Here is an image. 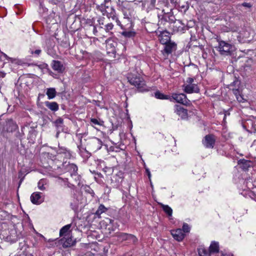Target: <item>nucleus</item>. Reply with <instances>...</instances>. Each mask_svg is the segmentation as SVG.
Here are the masks:
<instances>
[{
    "instance_id": "1",
    "label": "nucleus",
    "mask_w": 256,
    "mask_h": 256,
    "mask_svg": "<svg viewBox=\"0 0 256 256\" xmlns=\"http://www.w3.org/2000/svg\"><path fill=\"white\" fill-rule=\"evenodd\" d=\"M128 82L132 86H136L140 92H146L148 90L145 81L139 76L134 74H129L128 76Z\"/></svg>"
},
{
    "instance_id": "2",
    "label": "nucleus",
    "mask_w": 256,
    "mask_h": 256,
    "mask_svg": "<svg viewBox=\"0 0 256 256\" xmlns=\"http://www.w3.org/2000/svg\"><path fill=\"white\" fill-rule=\"evenodd\" d=\"M254 35V31L250 26H246L241 29L236 36L238 40L240 42H250Z\"/></svg>"
},
{
    "instance_id": "3",
    "label": "nucleus",
    "mask_w": 256,
    "mask_h": 256,
    "mask_svg": "<svg viewBox=\"0 0 256 256\" xmlns=\"http://www.w3.org/2000/svg\"><path fill=\"white\" fill-rule=\"evenodd\" d=\"M218 45L216 48L222 56H230L234 50V46L228 42L218 40Z\"/></svg>"
},
{
    "instance_id": "4",
    "label": "nucleus",
    "mask_w": 256,
    "mask_h": 256,
    "mask_svg": "<svg viewBox=\"0 0 256 256\" xmlns=\"http://www.w3.org/2000/svg\"><path fill=\"white\" fill-rule=\"evenodd\" d=\"M170 102H176L184 105L189 104L190 100L187 98L186 96L184 94L172 93L171 96H170L168 99Z\"/></svg>"
},
{
    "instance_id": "5",
    "label": "nucleus",
    "mask_w": 256,
    "mask_h": 256,
    "mask_svg": "<svg viewBox=\"0 0 256 256\" xmlns=\"http://www.w3.org/2000/svg\"><path fill=\"white\" fill-rule=\"evenodd\" d=\"M108 2L106 4H102L100 6L98 7V10H99L102 12V15L106 16H116V14H116L114 8L110 6Z\"/></svg>"
},
{
    "instance_id": "6",
    "label": "nucleus",
    "mask_w": 256,
    "mask_h": 256,
    "mask_svg": "<svg viewBox=\"0 0 256 256\" xmlns=\"http://www.w3.org/2000/svg\"><path fill=\"white\" fill-rule=\"evenodd\" d=\"M164 45V48L161 52L164 56V58H166L169 54L176 50L177 45L176 43L172 41Z\"/></svg>"
},
{
    "instance_id": "7",
    "label": "nucleus",
    "mask_w": 256,
    "mask_h": 256,
    "mask_svg": "<svg viewBox=\"0 0 256 256\" xmlns=\"http://www.w3.org/2000/svg\"><path fill=\"white\" fill-rule=\"evenodd\" d=\"M156 34L158 36V40L162 44H164L172 42L170 40V34L166 30L159 31L156 32Z\"/></svg>"
},
{
    "instance_id": "8",
    "label": "nucleus",
    "mask_w": 256,
    "mask_h": 256,
    "mask_svg": "<svg viewBox=\"0 0 256 256\" xmlns=\"http://www.w3.org/2000/svg\"><path fill=\"white\" fill-rule=\"evenodd\" d=\"M106 50L108 54H112L114 57L116 53V47L117 42L112 39H108L106 40Z\"/></svg>"
},
{
    "instance_id": "9",
    "label": "nucleus",
    "mask_w": 256,
    "mask_h": 256,
    "mask_svg": "<svg viewBox=\"0 0 256 256\" xmlns=\"http://www.w3.org/2000/svg\"><path fill=\"white\" fill-rule=\"evenodd\" d=\"M88 146L91 150L97 151L100 149L102 146V142L98 138H94L88 143Z\"/></svg>"
},
{
    "instance_id": "10",
    "label": "nucleus",
    "mask_w": 256,
    "mask_h": 256,
    "mask_svg": "<svg viewBox=\"0 0 256 256\" xmlns=\"http://www.w3.org/2000/svg\"><path fill=\"white\" fill-rule=\"evenodd\" d=\"M116 22L122 28H130L132 26V23L130 17H121L120 20H116Z\"/></svg>"
},
{
    "instance_id": "11",
    "label": "nucleus",
    "mask_w": 256,
    "mask_h": 256,
    "mask_svg": "<svg viewBox=\"0 0 256 256\" xmlns=\"http://www.w3.org/2000/svg\"><path fill=\"white\" fill-rule=\"evenodd\" d=\"M4 128L7 132H12L18 128V126L12 120L8 119L6 120Z\"/></svg>"
},
{
    "instance_id": "12",
    "label": "nucleus",
    "mask_w": 256,
    "mask_h": 256,
    "mask_svg": "<svg viewBox=\"0 0 256 256\" xmlns=\"http://www.w3.org/2000/svg\"><path fill=\"white\" fill-rule=\"evenodd\" d=\"M216 140L214 135L208 134L205 136L203 140V144L206 148H213Z\"/></svg>"
},
{
    "instance_id": "13",
    "label": "nucleus",
    "mask_w": 256,
    "mask_h": 256,
    "mask_svg": "<svg viewBox=\"0 0 256 256\" xmlns=\"http://www.w3.org/2000/svg\"><path fill=\"white\" fill-rule=\"evenodd\" d=\"M119 8L118 10L121 11L124 16H132L134 14V10L130 7H128L126 4H122V5L118 4Z\"/></svg>"
},
{
    "instance_id": "14",
    "label": "nucleus",
    "mask_w": 256,
    "mask_h": 256,
    "mask_svg": "<svg viewBox=\"0 0 256 256\" xmlns=\"http://www.w3.org/2000/svg\"><path fill=\"white\" fill-rule=\"evenodd\" d=\"M172 18H170V17H164L166 21H169L170 22H173V27L178 28V30H181L183 29L184 26H185V24L182 22V20H177L175 18V17H172Z\"/></svg>"
},
{
    "instance_id": "15",
    "label": "nucleus",
    "mask_w": 256,
    "mask_h": 256,
    "mask_svg": "<svg viewBox=\"0 0 256 256\" xmlns=\"http://www.w3.org/2000/svg\"><path fill=\"white\" fill-rule=\"evenodd\" d=\"M174 112L182 119L188 118L187 110L180 106L175 105Z\"/></svg>"
},
{
    "instance_id": "16",
    "label": "nucleus",
    "mask_w": 256,
    "mask_h": 256,
    "mask_svg": "<svg viewBox=\"0 0 256 256\" xmlns=\"http://www.w3.org/2000/svg\"><path fill=\"white\" fill-rule=\"evenodd\" d=\"M42 193L39 192H34L30 196V200L34 204H39L44 201V198L41 196Z\"/></svg>"
},
{
    "instance_id": "17",
    "label": "nucleus",
    "mask_w": 256,
    "mask_h": 256,
    "mask_svg": "<svg viewBox=\"0 0 256 256\" xmlns=\"http://www.w3.org/2000/svg\"><path fill=\"white\" fill-rule=\"evenodd\" d=\"M182 87L184 92L188 94L199 92V88L196 84H184Z\"/></svg>"
},
{
    "instance_id": "18",
    "label": "nucleus",
    "mask_w": 256,
    "mask_h": 256,
    "mask_svg": "<svg viewBox=\"0 0 256 256\" xmlns=\"http://www.w3.org/2000/svg\"><path fill=\"white\" fill-rule=\"evenodd\" d=\"M171 234L175 240L179 242L182 241L185 236V234L182 232V229L180 228L172 230Z\"/></svg>"
},
{
    "instance_id": "19",
    "label": "nucleus",
    "mask_w": 256,
    "mask_h": 256,
    "mask_svg": "<svg viewBox=\"0 0 256 256\" xmlns=\"http://www.w3.org/2000/svg\"><path fill=\"white\" fill-rule=\"evenodd\" d=\"M60 241L62 244L64 248L70 247L74 246L76 243V241L74 240L71 238H68L66 239L62 238Z\"/></svg>"
},
{
    "instance_id": "20",
    "label": "nucleus",
    "mask_w": 256,
    "mask_h": 256,
    "mask_svg": "<svg viewBox=\"0 0 256 256\" xmlns=\"http://www.w3.org/2000/svg\"><path fill=\"white\" fill-rule=\"evenodd\" d=\"M68 170L70 172L71 176H76L75 180H76V178L79 179V176H77L78 167L76 164H70L68 166Z\"/></svg>"
},
{
    "instance_id": "21",
    "label": "nucleus",
    "mask_w": 256,
    "mask_h": 256,
    "mask_svg": "<svg viewBox=\"0 0 256 256\" xmlns=\"http://www.w3.org/2000/svg\"><path fill=\"white\" fill-rule=\"evenodd\" d=\"M52 68L58 72H62L64 70V67L61 62L57 60H54Z\"/></svg>"
},
{
    "instance_id": "22",
    "label": "nucleus",
    "mask_w": 256,
    "mask_h": 256,
    "mask_svg": "<svg viewBox=\"0 0 256 256\" xmlns=\"http://www.w3.org/2000/svg\"><path fill=\"white\" fill-rule=\"evenodd\" d=\"M177 4L178 5V10L182 12V14H185L186 11L189 8V4L188 2L180 3V2H179Z\"/></svg>"
},
{
    "instance_id": "23",
    "label": "nucleus",
    "mask_w": 256,
    "mask_h": 256,
    "mask_svg": "<svg viewBox=\"0 0 256 256\" xmlns=\"http://www.w3.org/2000/svg\"><path fill=\"white\" fill-rule=\"evenodd\" d=\"M45 105L52 111L56 112L58 110V104L56 102H50L47 101L45 102Z\"/></svg>"
},
{
    "instance_id": "24",
    "label": "nucleus",
    "mask_w": 256,
    "mask_h": 256,
    "mask_svg": "<svg viewBox=\"0 0 256 256\" xmlns=\"http://www.w3.org/2000/svg\"><path fill=\"white\" fill-rule=\"evenodd\" d=\"M209 251L210 252V254L218 252L219 251L218 243L216 242H212L209 247Z\"/></svg>"
},
{
    "instance_id": "25",
    "label": "nucleus",
    "mask_w": 256,
    "mask_h": 256,
    "mask_svg": "<svg viewBox=\"0 0 256 256\" xmlns=\"http://www.w3.org/2000/svg\"><path fill=\"white\" fill-rule=\"evenodd\" d=\"M56 90L54 88H48L46 90V94L49 100L54 98L56 96Z\"/></svg>"
},
{
    "instance_id": "26",
    "label": "nucleus",
    "mask_w": 256,
    "mask_h": 256,
    "mask_svg": "<svg viewBox=\"0 0 256 256\" xmlns=\"http://www.w3.org/2000/svg\"><path fill=\"white\" fill-rule=\"evenodd\" d=\"M198 253L199 256H210V252L204 246H200L198 248Z\"/></svg>"
},
{
    "instance_id": "27",
    "label": "nucleus",
    "mask_w": 256,
    "mask_h": 256,
    "mask_svg": "<svg viewBox=\"0 0 256 256\" xmlns=\"http://www.w3.org/2000/svg\"><path fill=\"white\" fill-rule=\"evenodd\" d=\"M164 211L168 216H172V210L168 205H164L162 204H160Z\"/></svg>"
},
{
    "instance_id": "28",
    "label": "nucleus",
    "mask_w": 256,
    "mask_h": 256,
    "mask_svg": "<svg viewBox=\"0 0 256 256\" xmlns=\"http://www.w3.org/2000/svg\"><path fill=\"white\" fill-rule=\"evenodd\" d=\"M71 227H72V224H67V225L63 226L60 230V236H62L64 235H65L66 234V233L68 232L70 230Z\"/></svg>"
},
{
    "instance_id": "29",
    "label": "nucleus",
    "mask_w": 256,
    "mask_h": 256,
    "mask_svg": "<svg viewBox=\"0 0 256 256\" xmlns=\"http://www.w3.org/2000/svg\"><path fill=\"white\" fill-rule=\"evenodd\" d=\"M232 92L236 96L237 100L239 102H243L244 100L242 96L240 94V92L238 88H233Z\"/></svg>"
},
{
    "instance_id": "30",
    "label": "nucleus",
    "mask_w": 256,
    "mask_h": 256,
    "mask_svg": "<svg viewBox=\"0 0 256 256\" xmlns=\"http://www.w3.org/2000/svg\"><path fill=\"white\" fill-rule=\"evenodd\" d=\"M47 184V180L45 179H41L38 184V188L41 190H44L46 189L45 185Z\"/></svg>"
},
{
    "instance_id": "31",
    "label": "nucleus",
    "mask_w": 256,
    "mask_h": 256,
    "mask_svg": "<svg viewBox=\"0 0 256 256\" xmlns=\"http://www.w3.org/2000/svg\"><path fill=\"white\" fill-rule=\"evenodd\" d=\"M155 97L158 99L161 100H168L170 98V96L167 95H164L163 94L161 93L159 91H157L154 94Z\"/></svg>"
},
{
    "instance_id": "32",
    "label": "nucleus",
    "mask_w": 256,
    "mask_h": 256,
    "mask_svg": "<svg viewBox=\"0 0 256 256\" xmlns=\"http://www.w3.org/2000/svg\"><path fill=\"white\" fill-rule=\"evenodd\" d=\"M107 208L102 204H100L95 212V215L100 217V215L106 210Z\"/></svg>"
},
{
    "instance_id": "33",
    "label": "nucleus",
    "mask_w": 256,
    "mask_h": 256,
    "mask_svg": "<svg viewBox=\"0 0 256 256\" xmlns=\"http://www.w3.org/2000/svg\"><path fill=\"white\" fill-rule=\"evenodd\" d=\"M90 120V124L92 126H94V125L102 126L104 123V122L102 120H101L100 119L98 120L94 118H91Z\"/></svg>"
},
{
    "instance_id": "34",
    "label": "nucleus",
    "mask_w": 256,
    "mask_h": 256,
    "mask_svg": "<svg viewBox=\"0 0 256 256\" xmlns=\"http://www.w3.org/2000/svg\"><path fill=\"white\" fill-rule=\"evenodd\" d=\"M122 34L124 37L132 38L136 36V32L134 31H124L122 33Z\"/></svg>"
},
{
    "instance_id": "35",
    "label": "nucleus",
    "mask_w": 256,
    "mask_h": 256,
    "mask_svg": "<svg viewBox=\"0 0 256 256\" xmlns=\"http://www.w3.org/2000/svg\"><path fill=\"white\" fill-rule=\"evenodd\" d=\"M145 4L148 5L149 8H153L154 10H156V8H154L156 0H144Z\"/></svg>"
},
{
    "instance_id": "36",
    "label": "nucleus",
    "mask_w": 256,
    "mask_h": 256,
    "mask_svg": "<svg viewBox=\"0 0 256 256\" xmlns=\"http://www.w3.org/2000/svg\"><path fill=\"white\" fill-rule=\"evenodd\" d=\"M4 55L7 60L10 62L12 63H15L18 64H22V61L20 60H19L16 58H10L4 54Z\"/></svg>"
},
{
    "instance_id": "37",
    "label": "nucleus",
    "mask_w": 256,
    "mask_h": 256,
    "mask_svg": "<svg viewBox=\"0 0 256 256\" xmlns=\"http://www.w3.org/2000/svg\"><path fill=\"white\" fill-rule=\"evenodd\" d=\"M128 234L126 233H120L118 234V240L122 242L124 240H128Z\"/></svg>"
},
{
    "instance_id": "38",
    "label": "nucleus",
    "mask_w": 256,
    "mask_h": 256,
    "mask_svg": "<svg viewBox=\"0 0 256 256\" xmlns=\"http://www.w3.org/2000/svg\"><path fill=\"white\" fill-rule=\"evenodd\" d=\"M84 190L86 192L90 194L92 196H94V190L89 186H85Z\"/></svg>"
},
{
    "instance_id": "39",
    "label": "nucleus",
    "mask_w": 256,
    "mask_h": 256,
    "mask_svg": "<svg viewBox=\"0 0 256 256\" xmlns=\"http://www.w3.org/2000/svg\"><path fill=\"white\" fill-rule=\"evenodd\" d=\"M64 120L62 118H58L56 121H55V124L56 126L59 128H62V124H63Z\"/></svg>"
},
{
    "instance_id": "40",
    "label": "nucleus",
    "mask_w": 256,
    "mask_h": 256,
    "mask_svg": "<svg viewBox=\"0 0 256 256\" xmlns=\"http://www.w3.org/2000/svg\"><path fill=\"white\" fill-rule=\"evenodd\" d=\"M229 30L232 32H237L238 30V28L235 26L234 24H230L228 26Z\"/></svg>"
},
{
    "instance_id": "41",
    "label": "nucleus",
    "mask_w": 256,
    "mask_h": 256,
    "mask_svg": "<svg viewBox=\"0 0 256 256\" xmlns=\"http://www.w3.org/2000/svg\"><path fill=\"white\" fill-rule=\"evenodd\" d=\"M128 240L130 242L135 243L138 240V239L134 236L129 234Z\"/></svg>"
},
{
    "instance_id": "42",
    "label": "nucleus",
    "mask_w": 256,
    "mask_h": 256,
    "mask_svg": "<svg viewBox=\"0 0 256 256\" xmlns=\"http://www.w3.org/2000/svg\"><path fill=\"white\" fill-rule=\"evenodd\" d=\"M184 232H188L190 231V227L188 224L184 223L182 226V230Z\"/></svg>"
},
{
    "instance_id": "43",
    "label": "nucleus",
    "mask_w": 256,
    "mask_h": 256,
    "mask_svg": "<svg viewBox=\"0 0 256 256\" xmlns=\"http://www.w3.org/2000/svg\"><path fill=\"white\" fill-rule=\"evenodd\" d=\"M46 8H44L42 2L40 4V8H39V11L40 13L42 14H44V12L45 11H46Z\"/></svg>"
},
{
    "instance_id": "44",
    "label": "nucleus",
    "mask_w": 256,
    "mask_h": 256,
    "mask_svg": "<svg viewBox=\"0 0 256 256\" xmlns=\"http://www.w3.org/2000/svg\"><path fill=\"white\" fill-rule=\"evenodd\" d=\"M68 150H66L64 148H60L58 150V154H63L67 151Z\"/></svg>"
},
{
    "instance_id": "45",
    "label": "nucleus",
    "mask_w": 256,
    "mask_h": 256,
    "mask_svg": "<svg viewBox=\"0 0 256 256\" xmlns=\"http://www.w3.org/2000/svg\"><path fill=\"white\" fill-rule=\"evenodd\" d=\"M62 155H64V157L66 159L70 158L72 156L70 152L68 150Z\"/></svg>"
},
{
    "instance_id": "46",
    "label": "nucleus",
    "mask_w": 256,
    "mask_h": 256,
    "mask_svg": "<svg viewBox=\"0 0 256 256\" xmlns=\"http://www.w3.org/2000/svg\"><path fill=\"white\" fill-rule=\"evenodd\" d=\"M194 81V80L193 78H188L186 81V84H193Z\"/></svg>"
},
{
    "instance_id": "47",
    "label": "nucleus",
    "mask_w": 256,
    "mask_h": 256,
    "mask_svg": "<svg viewBox=\"0 0 256 256\" xmlns=\"http://www.w3.org/2000/svg\"><path fill=\"white\" fill-rule=\"evenodd\" d=\"M242 6H244L248 8H250L252 6V5L250 4V3H248V2H244V3H242Z\"/></svg>"
},
{
    "instance_id": "48",
    "label": "nucleus",
    "mask_w": 256,
    "mask_h": 256,
    "mask_svg": "<svg viewBox=\"0 0 256 256\" xmlns=\"http://www.w3.org/2000/svg\"><path fill=\"white\" fill-rule=\"evenodd\" d=\"M113 25L112 24H108L106 25V28L108 30H110L112 28Z\"/></svg>"
},
{
    "instance_id": "49",
    "label": "nucleus",
    "mask_w": 256,
    "mask_h": 256,
    "mask_svg": "<svg viewBox=\"0 0 256 256\" xmlns=\"http://www.w3.org/2000/svg\"><path fill=\"white\" fill-rule=\"evenodd\" d=\"M146 174L148 176L150 180L151 174H150V172L149 169L148 168H146Z\"/></svg>"
},
{
    "instance_id": "50",
    "label": "nucleus",
    "mask_w": 256,
    "mask_h": 256,
    "mask_svg": "<svg viewBox=\"0 0 256 256\" xmlns=\"http://www.w3.org/2000/svg\"><path fill=\"white\" fill-rule=\"evenodd\" d=\"M41 52L42 51L40 50H36L34 52H33L32 53L38 56L41 53Z\"/></svg>"
},
{
    "instance_id": "51",
    "label": "nucleus",
    "mask_w": 256,
    "mask_h": 256,
    "mask_svg": "<svg viewBox=\"0 0 256 256\" xmlns=\"http://www.w3.org/2000/svg\"><path fill=\"white\" fill-rule=\"evenodd\" d=\"M170 1L172 4H174L176 5L178 4V2H178V0H170Z\"/></svg>"
},
{
    "instance_id": "52",
    "label": "nucleus",
    "mask_w": 256,
    "mask_h": 256,
    "mask_svg": "<svg viewBox=\"0 0 256 256\" xmlns=\"http://www.w3.org/2000/svg\"><path fill=\"white\" fill-rule=\"evenodd\" d=\"M240 84V82L238 81V80H236V81H234L232 84L231 86H232V85H236V84H238V85Z\"/></svg>"
},
{
    "instance_id": "53",
    "label": "nucleus",
    "mask_w": 256,
    "mask_h": 256,
    "mask_svg": "<svg viewBox=\"0 0 256 256\" xmlns=\"http://www.w3.org/2000/svg\"><path fill=\"white\" fill-rule=\"evenodd\" d=\"M222 256H233L231 254H222Z\"/></svg>"
},
{
    "instance_id": "54",
    "label": "nucleus",
    "mask_w": 256,
    "mask_h": 256,
    "mask_svg": "<svg viewBox=\"0 0 256 256\" xmlns=\"http://www.w3.org/2000/svg\"><path fill=\"white\" fill-rule=\"evenodd\" d=\"M216 0H205V2H214Z\"/></svg>"
},
{
    "instance_id": "55",
    "label": "nucleus",
    "mask_w": 256,
    "mask_h": 256,
    "mask_svg": "<svg viewBox=\"0 0 256 256\" xmlns=\"http://www.w3.org/2000/svg\"><path fill=\"white\" fill-rule=\"evenodd\" d=\"M108 221L110 224L112 223V222H114L113 220H112L110 219H109V218H108L107 219Z\"/></svg>"
},
{
    "instance_id": "56",
    "label": "nucleus",
    "mask_w": 256,
    "mask_h": 256,
    "mask_svg": "<svg viewBox=\"0 0 256 256\" xmlns=\"http://www.w3.org/2000/svg\"><path fill=\"white\" fill-rule=\"evenodd\" d=\"M54 240H50H50H48V242H54Z\"/></svg>"
},
{
    "instance_id": "57",
    "label": "nucleus",
    "mask_w": 256,
    "mask_h": 256,
    "mask_svg": "<svg viewBox=\"0 0 256 256\" xmlns=\"http://www.w3.org/2000/svg\"><path fill=\"white\" fill-rule=\"evenodd\" d=\"M22 179H21V180H20V184H21V182H22Z\"/></svg>"
},
{
    "instance_id": "58",
    "label": "nucleus",
    "mask_w": 256,
    "mask_h": 256,
    "mask_svg": "<svg viewBox=\"0 0 256 256\" xmlns=\"http://www.w3.org/2000/svg\"><path fill=\"white\" fill-rule=\"evenodd\" d=\"M75 16H80V15H76Z\"/></svg>"
}]
</instances>
